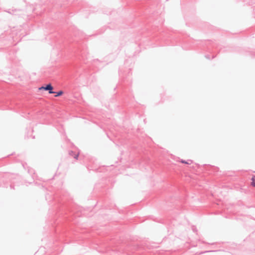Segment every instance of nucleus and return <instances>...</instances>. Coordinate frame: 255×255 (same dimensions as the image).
I'll use <instances>...</instances> for the list:
<instances>
[{
    "label": "nucleus",
    "instance_id": "nucleus-1",
    "mask_svg": "<svg viewBox=\"0 0 255 255\" xmlns=\"http://www.w3.org/2000/svg\"><path fill=\"white\" fill-rule=\"evenodd\" d=\"M53 88L51 86V84H48L46 87H41L39 88V90H42L44 89L45 90H49V93L50 94L54 93V92H53L52 90H53Z\"/></svg>",
    "mask_w": 255,
    "mask_h": 255
},
{
    "label": "nucleus",
    "instance_id": "nucleus-2",
    "mask_svg": "<svg viewBox=\"0 0 255 255\" xmlns=\"http://www.w3.org/2000/svg\"><path fill=\"white\" fill-rule=\"evenodd\" d=\"M250 185L255 188V175H253L251 179Z\"/></svg>",
    "mask_w": 255,
    "mask_h": 255
},
{
    "label": "nucleus",
    "instance_id": "nucleus-3",
    "mask_svg": "<svg viewBox=\"0 0 255 255\" xmlns=\"http://www.w3.org/2000/svg\"><path fill=\"white\" fill-rule=\"evenodd\" d=\"M63 94V92L62 91H60L57 93V94L55 96V97H58L61 96Z\"/></svg>",
    "mask_w": 255,
    "mask_h": 255
},
{
    "label": "nucleus",
    "instance_id": "nucleus-4",
    "mask_svg": "<svg viewBox=\"0 0 255 255\" xmlns=\"http://www.w3.org/2000/svg\"><path fill=\"white\" fill-rule=\"evenodd\" d=\"M180 162L182 163H185V164H189V163L185 160H181L180 161Z\"/></svg>",
    "mask_w": 255,
    "mask_h": 255
},
{
    "label": "nucleus",
    "instance_id": "nucleus-5",
    "mask_svg": "<svg viewBox=\"0 0 255 255\" xmlns=\"http://www.w3.org/2000/svg\"><path fill=\"white\" fill-rule=\"evenodd\" d=\"M78 154H77V155H76V156H75V158L76 159H77V158H78Z\"/></svg>",
    "mask_w": 255,
    "mask_h": 255
},
{
    "label": "nucleus",
    "instance_id": "nucleus-6",
    "mask_svg": "<svg viewBox=\"0 0 255 255\" xmlns=\"http://www.w3.org/2000/svg\"><path fill=\"white\" fill-rule=\"evenodd\" d=\"M254 172H255V171Z\"/></svg>",
    "mask_w": 255,
    "mask_h": 255
}]
</instances>
